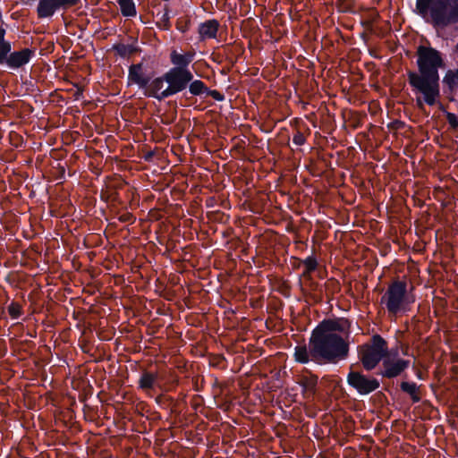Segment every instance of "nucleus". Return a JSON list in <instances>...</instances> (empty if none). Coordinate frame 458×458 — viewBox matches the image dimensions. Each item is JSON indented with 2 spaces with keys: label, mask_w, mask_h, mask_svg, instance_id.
<instances>
[{
  "label": "nucleus",
  "mask_w": 458,
  "mask_h": 458,
  "mask_svg": "<svg viewBox=\"0 0 458 458\" xmlns=\"http://www.w3.org/2000/svg\"><path fill=\"white\" fill-rule=\"evenodd\" d=\"M192 54L182 55L175 51L171 54V62L175 65V67L187 68L189 64L192 61Z\"/></svg>",
  "instance_id": "dca6fc26"
},
{
  "label": "nucleus",
  "mask_w": 458,
  "mask_h": 458,
  "mask_svg": "<svg viewBox=\"0 0 458 458\" xmlns=\"http://www.w3.org/2000/svg\"><path fill=\"white\" fill-rule=\"evenodd\" d=\"M193 75L187 68L173 67L165 73V89L161 98H168L184 90L192 81Z\"/></svg>",
  "instance_id": "423d86ee"
},
{
  "label": "nucleus",
  "mask_w": 458,
  "mask_h": 458,
  "mask_svg": "<svg viewBox=\"0 0 458 458\" xmlns=\"http://www.w3.org/2000/svg\"><path fill=\"white\" fill-rule=\"evenodd\" d=\"M157 375L154 373L144 372L139 380L140 387L143 390L152 389L157 381Z\"/></svg>",
  "instance_id": "a211bd4d"
},
{
  "label": "nucleus",
  "mask_w": 458,
  "mask_h": 458,
  "mask_svg": "<svg viewBox=\"0 0 458 458\" xmlns=\"http://www.w3.org/2000/svg\"><path fill=\"white\" fill-rule=\"evenodd\" d=\"M455 79H458V71L456 72L449 71L445 77V81L450 85L454 83Z\"/></svg>",
  "instance_id": "bb28decb"
},
{
  "label": "nucleus",
  "mask_w": 458,
  "mask_h": 458,
  "mask_svg": "<svg viewBox=\"0 0 458 458\" xmlns=\"http://www.w3.org/2000/svg\"><path fill=\"white\" fill-rule=\"evenodd\" d=\"M165 73L158 78L154 79L148 86L147 92L149 96H153L156 98L161 100L165 98H161L162 91L165 89Z\"/></svg>",
  "instance_id": "ddd939ff"
},
{
  "label": "nucleus",
  "mask_w": 458,
  "mask_h": 458,
  "mask_svg": "<svg viewBox=\"0 0 458 458\" xmlns=\"http://www.w3.org/2000/svg\"><path fill=\"white\" fill-rule=\"evenodd\" d=\"M455 2H458V0H454Z\"/></svg>",
  "instance_id": "2f4dec72"
},
{
  "label": "nucleus",
  "mask_w": 458,
  "mask_h": 458,
  "mask_svg": "<svg viewBox=\"0 0 458 458\" xmlns=\"http://www.w3.org/2000/svg\"><path fill=\"white\" fill-rule=\"evenodd\" d=\"M456 49H457V51H458V44L456 45Z\"/></svg>",
  "instance_id": "7c9ffc66"
},
{
  "label": "nucleus",
  "mask_w": 458,
  "mask_h": 458,
  "mask_svg": "<svg viewBox=\"0 0 458 458\" xmlns=\"http://www.w3.org/2000/svg\"><path fill=\"white\" fill-rule=\"evenodd\" d=\"M417 56L419 73L409 72L407 75L413 90L423 97L416 98V106L423 110L424 103L434 106L440 96L438 69L443 68L445 63L441 54L428 47L420 46Z\"/></svg>",
  "instance_id": "f03ea898"
},
{
  "label": "nucleus",
  "mask_w": 458,
  "mask_h": 458,
  "mask_svg": "<svg viewBox=\"0 0 458 458\" xmlns=\"http://www.w3.org/2000/svg\"><path fill=\"white\" fill-rule=\"evenodd\" d=\"M212 96H213L214 98H216V99H220V98H218V97H217V96H219V93H218V92H216V91H213V92H212Z\"/></svg>",
  "instance_id": "c756f323"
},
{
  "label": "nucleus",
  "mask_w": 458,
  "mask_h": 458,
  "mask_svg": "<svg viewBox=\"0 0 458 458\" xmlns=\"http://www.w3.org/2000/svg\"><path fill=\"white\" fill-rule=\"evenodd\" d=\"M114 50L123 57L130 55L134 49L130 45L119 44L114 47Z\"/></svg>",
  "instance_id": "5701e85b"
},
{
  "label": "nucleus",
  "mask_w": 458,
  "mask_h": 458,
  "mask_svg": "<svg viewBox=\"0 0 458 458\" xmlns=\"http://www.w3.org/2000/svg\"><path fill=\"white\" fill-rule=\"evenodd\" d=\"M349 322L343 318L323 321L310 340L311 360L334 363L344 359L349 351Z\"/></svg>",
  "instance_id": "f257e3e1"
},
{
  "label": "nucleus",
  "mask_w": 458,
  "mask_h": 458,
  "mask_svg": "<svg viewBox=\"0 0 458 458\" xmlns=\"http://www.w3.org/2000/svg\"><path fill=\"white\" fill-rule=\"evenodd\" d=\"M301 386L303 387L304 394L310 396L314 394L316 386L318 384V377L316 376H303L300 381Z\"/></svg>",
  "instance_id": "2eb2a0df"
},
{
  "label": "nucleus",
  "mask_w": 458,
  "mask_h": 458,
  "mask_svg": "<svg viewBox=\"0 0 458 458\" xmlns=\"http://www.w3.org/2000/svg\"><path fill=\"white\" fill-rule=\"evenodd\" d=\"M190 21L186 19H179L176 22V28L182 32L189 30Z\"/></svg>",
  "instance_id": "393cba45"
},
{
  "label": "nucleus",
  "mask_w": 458,
  "mask_h": 458,
  "mask_svg": "<svg viewBox=\"0 0 458 458\" xmlns=\"http://www.w3.org/2000/svg\"><path fill=\"white\" fill-rule=\"evenodd\" d=\"M416 8L423 18L429 17L435 26L458 22V4L451 5L450 0H417Z\"/></svg>",
  "instance_id": "7ed1b4c3"
},
{
  "label": "nucleus",
  "mask_w": 458,
  "mask_h": 458,
  "mask_svg": "<svg viewBox=\"0 0 458 458\" xmlns=\"http://www.w3.org/2000/svg\"><path fill=\"white\" fill-rule=\"evenodd\" d=\"M190 92L194 96H199L207 91L208 88L202 81L196 80L191 82Z\"/></svg>",
  "instance_id": "412c9836"
},
{
  "label": "nucleus",
  "mask_w": 458,
  "mask_h": 458,
  "mask_svg": "<svg viewBox=\"0 0 458 458\" xmlns=\"http://www.w3.org/2000/svg\"><path fill=\"white\" fill-rule=\"evenodd\" d=\"M34 55V49L23 48L19 51L10 52L4 64H6L10 68L17 69L27 64Z\"/></svg>",
  "instance_id": "1a4fd4ad"
},
{
  "label": "nucleus",
  "mask_w": 458,
  "mask_h": 458,
  "mask_svg": "<svg viewBox=\"0 0 458 458\" xmlns=\"http://www.w3.org/2000/svg\"><path fill=\"white\" fill-rule=\"evenodd\" d=\"M387 353V343L379 335H373L369 342L359 347L360 360L367 370L373 369Z\"/></svg>",
  "instance_id": "39448f33"
},
{
  "label": "nucleus",
  "mask_w": 458,
  "mask_h": 458,
  "mask_svg": "<svg viewBox=\"0 0 458 458\" xmlns=\"http://www.w3.org/2000/svg\"><path fill=\"white\" fill-rule=\"evenodd\" d=\"M5 30L0 27V64H4L7 55L12 50V45L9 41L5 40Z\"/></svg>",
  "instance_id": "f3484780"
},
{
  "label": "nucleus",
  "mask_w": 458,
  "mask_h": 458,
  "mask_svg": "<svg viewBox=\"0 0 458 458\" xmlns=\"http://www.w3.org/2000/svg\"><path fill=\"white\" fill-rule=\"evenodd\" d=\"M219 22L216 20H208L199 27L200 39L215 38L218 31Z\"/></svg>",
  "instance_id": "f8f14e48"
},
{
  "label": "nucleus",
  "mask_w": 458,
  "mask_h": 458,
  "mask_svg": "<svg viewBox=\"0 0 458 458\" xmlns=\"http://www.w3.org/2000/svg\"><path fill=\"white\" fill-rule=\"evenodd\" d=\"M121 12L124 16H135L136 9L132 0H118Z\"/></svg>",
  "instance_id": "aec40b11"
},
{
  "label": "nucleus",
  "mask_w": 458,
  "mask_h": 458,
  "mask_svg": "<svg viewBox=\"0 0 458 458\" xmlns=\"http://www.w3.org/2000/svg\"><path fill=\"white\" fill-rule=\"evenodd\" d=\"M295 360L301 363H307L311 360L310 348L308 350L306 345H298L294 352Z\"/></svg>",
  "instance_id": "6ab92c4d"
},
{
  "label": "nucleus",
  "mask_w": 458,
  "mask_h": 458,
  "mask_svg": "<svg viewBox=\"0 0 458 458\" xmlns=\"http://www.w3.org/2000/svg\"><path fill=\"white\" fill-rule=\"evenodd\" d=\"M8 313L12 318H18L21 315V306L17 302H12L8 306Z\"/></svg>",
  "instance_id": "b1692460"
},
{
  "label": "nucleus",
  "mask_w": 458,
  "mask_h": 458,
  "mask_svg": "<svg viewBox=\"0 0 458 458\" xmlns=\"http://www.w3.org/2000/svg\"><path fill=\"white\" fill-rule=\"evenodd\" d=\"M303 266H304L303 275L306 276V275L310 274L317 268L318 262L315 258L308 257L306 259L303 260Z\"/></svg>",
  "instance_id": "4be33fe9"
},
{
  "label": "nucleus",
  "mask_w": 458,
  "mask_h": 458,
  "mask_svg": "<svg viewBox=\"0 0 458 458\" xmlns=\"http://www.w3.org/2000/svg\"><path fill=\"white\" fill-rule=\"evenodd\" d=\"M414 301V297L407 292V283L401 280L391 283L381 298V303L386 305L391 315L405 312Z\"/></svg>",
  "instance_id": "20e7f679"
},
{
  "label": "nucleus",
  "mask_w": 458,
  "mask_h": 458,
  "mask_svg": "<svg viewBox=\"0 0 458 458\" xmlns=\"http://www.w3.org/2000/svg\"><path fill=\"white\" fill-rule=\"evenodd\" d=\"M410 365V361L398 356V352H388L383 360L382 376L393 378L400 376Z\"/></svg>",
  "instance_id": "0eeeda50"
},
{
  "label": "nucleus",
  "mask_w": 458,
  "mask_h": 458,
  "mask_svg": "<svg viewBox=\"0 0 458 458\" xmlns=\"http://www.w3.org/2000/svg\"><path fill=\"white\" fill-rule=\"evenodd\" d=\"M64 0H40L37 13L39 18H47L52 16L55 12L61 7H65Z\"/></svg>",
  "instance_id": "9d476101"
},
{
  "label": "nucleus",
  "mask_w": 458,
  "mask_h": 458,
  "mask_svg": "<svg viewBox=\"0 0 458 458\" xmlns=\"http://www.w3.org/2000/svg\"><path fill=\"white\" fill-rule=\"evenodd\" d=\"M447 120L452 127L455 128L458 126V120L454 114L449 113L447 114Z\"/></svg>",
  "instance_id": "cd10ccee"
},
{
  "label": "nucleus",
  "mask_w": 458,
  "mask_h": 458,
  "mask_svg": "<svg viewBox=\"0 0 458 458\" xmlns=\"http://www.w3.org/2000/svg\"><path fill=\"white\" fill-rule=\"evenodd\" d=\"M347 381L360 394H368L379 387L377 378L352 370L349 372Z\"/></svg>",
  "instance_id": "6e6552de"
},
{
  "label": "nucleus",
  "mask_w": 458,
  "mask_h": 458,
  "mask_svg": "<svg viewBox=\"0 0 458 458\" xmlns=\"http://www.w3.org/2000/svg\"><path fill=\"white\" fill-rule=\"evenodd\" d=\"M80 0H64V4L65 5V7L67 6H73L75 4H77V3L79 2Z\"/></svg>",
  "instance_id": "c85d7f7f"
},
{
  "label": "nucleus",
  "mask_w": 458,
  "mask_h": 458,
  "mask_svg": "<svg viewBox=\"0 0 458 458\" xmlns=\"http://www.w3.org/2000/svg\"><path fill=\"white\" fill-rule=\"evenodd\" d=\"M129 81L144 88L149 82V77L143 71L142 64H133L129 69Z\"/></svg>",
  "instance_id": "9b49d317"
},
{
  "label": "nucleus",
  "mask_w": 458,
  "mask_h": 458,
  "mask_svg": "<svg viewBox=\"0 0 458 458\" xmlns=\"http://www.w3.org/2000/svg\"><path fill=\"white\" fill-rule=\"evenodd\" d=\"M305 140H306L305 136L301 131H297L293 135V141L294 144H296L298 146L303 145Z\"/></svg>",
  "instance_id": "a878e982"
},
{
  "label": "nucleus",
  "mask_w": 458,
  "mask_h": 458,
  "mask_svg": "<svg viewBox=\"0 0 458 458\" xmlns=\"http://www.w3.org/2000/svg\"><path fill=\"white\" fill-rule=\"evenodd\" d=\"M401 389L404 393L408 394L413 403H418L421 399L419 386L413 382H402Z\"/></svg>",
  "instance_id": "4468645a"
}]
</instances>
